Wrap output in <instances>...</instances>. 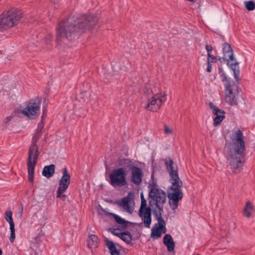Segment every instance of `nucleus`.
Instances as JSON below:
<instances>
[{
    "instance_id": "f257e3e1",
    "label": "nucleus",
    "mask_w": 255,
    "mask_h": 255,
    "mask_svg": "<svg viewBox=\"0 0 255 255\" xmlns=\"http://www.w3.org/2000/svg\"><path fill=\"white\" fill-rule=\"evenodd\" d=\"M97 22L94 15L72 16L60 22L56 28V40L58 44L64 42L72 36L75 32L90 28Z\"/></svg>"
},
{
    "instance_id": "f03ea898",
    "label": "nucleus",
    "mask_w": 255,
    "mask_h": 255,
    "mask_svg": "<svg viewBox=\"0 0 255 255\" xmlns=\"http://www.w3.org/2000/svg\"><path fill=\"white\" fill-rule=\"evenodd\" d=\"M243 132L238 129L231 137V143L228 150L227 159L232 171L235 173L241 171L246 155V146Z\"/></svg>"
},
{
    "instance_id": "7ed1b4c3",
    "label": "nucleus",
    "mask_w": 255,
    "mask_h": 255,
    "mask_svg": "<svg viewBox=\"0 0 255 255\" xmlns=\"http://www.w3.org/2000/svg\"><path fill=\"white\" fill-rule=\"evenodd\" d=\"M165 164L170 177V181L171 183L168 193L169 203L171 209L175 210L177 208L179 201L183 197V193L180 189L182 186V183L178 176V167L174 164L172 159L170 158L168 160L166 159Z\"/></svg>"
},
{
    "instance_id": "20e7f679",
    "label": "nucleus",
    "mask_w": 255,
    "mask_h": 255,
    "mask_svg": "<svg viewBox=\"0 0 255 255\" xmlns=\"http://www.w3.org/2000/svg\"><path fill=\"white\" fill-rule=\"evenodd\" d=\"M149 206L153 209V214H162L163 205L166 201V193L156 186L153 185L149 192Z\"/></svg>"
},
{
    "instance_id": "39448f33",
    "label": "nucleus",
    "mask_w": 255,
    "mask_h": 255,
    "mask_svg": "<svg viewBox=\"0 0 255 255\" xmlns=\"http://www.w3.org/2000/svg\"><path fill=\"white\" fill-rule=\"evenodd\" d=\"M40 134L37 133L32 138L31 145L30 146L28 152L27 166L28 170V179L30 182L33 181L34 169L37 162L38 157L39 154L38 152L37 142L39 139Z\"/></svg>"
},
{
    "instance_id": "423d86ee",
    "label": "nucleus",
    "mask_w": 255,
    "mask_h": 255,
    "mask_svg": "<svg viewBox=\"0 0 255 255\" xmlns=\"http://www.w3.org/2000/svg\"><path fill=\"white\" fill-rule=\"evenodd\" d=\"M127 176V172L125 168H116L111 170L107 180L110 185L115 188L121 187L128 184Z\"/></svg>"
},
{
    "instance_id": "0eeeda50",
    "label": "nucleus",
    "mask_w": 255,
    "mask_h": 255,
    "mask_svg": "<svg viewBox=\"0 0 255 255\" xmlns=\"http://www.w3.org/2000/svg\"><path fill=\"white\" fill-rule=\"evenodd\" d=\"M223 53L225 61H227V65L233 71L234 78L237 81L240 80V68L239 63L234 57L233 51L231 45L225 43L223 44Z\"/></svg>"
},
{
    "instance_id": "6e6552de",
    "label": "nucleus",
    "mask_w": 255,
    "mask_h": 255,
    "mask_svg": "<svg viewBox=\"0 0 255 255\" xmlns=\"http://www.w3.org/2000/svg\"><path fill=\"white\" fill-rule=\"evenodd\" d=\"M121 165L127 166L130 171L129 181L135 185H139L142 181L143 173L141 169L133 165L132 160L129 159H124L121 160Z\"/></svg>"
},
{
    "instance_id": "1a4fd4ad",
    "label": "nucleus",
    "mask_w": 255,
    "mask_h": 255,
    "mask_svg": "<svg viewBox=\"0 0 255 255\" xmlns=\"http://www.w3.org/2000/svg\"><path fill=\"white\" fill-rule=\"evenodd\" d=\"M0 17L6 28L12 27L17 24L22 17V12L20 10L13 8L3 11Z\"/></svg>"
},
{
    "instance_id": "9d476101",
    "label": "nucleus",
    "mask_w": 255,
    "mask_h": 255,
    "mask_svg": "<svg viewBox=\"0 0 255 255\" xmlns=\"http://www.w3.org/2000/svg\"><path fill=\"white\" fill-rule=\"evenodd\" d=\"M41 99L37 98L31 100L25 108L19 110V113L25 115L28 118L34 119L39 115L40 105Z\"/></svg>"
},
{
    "instance_id": "9b49d317",
    "label": "nucleus",
    "mask_w": 255,
    "mask_h": 255,
    "mask_svg": "<svg viewBox=\"0 0 255 255\" xmlns=\"http://www.w3.org/2000/svg\"><path fill=\"white\" fill-rule=\"evenodd\" d=\"M225 89V101L233 106L237 104V97L238 96V86L234 81H231L224 83Z\"/></svg>"
},
{
    "instance_id": "f8f14e48",
    "label": "nucleus",
    "mask_w": 255,
    "mask_h": 255,
    "mask_svg": "<svg viewBox=\"0 0 255 255\" xmlns=\"http://www.w3.org/2000/svg\"><path fill=\"white\" fill-rule=\"evenodd\" d=\"M70 184V175L66 167L62 169V176L58 182V187L56 191V197L64 200L67 197L63 193L68 189Z\"/></svg>"
},
{
    "instance_id": "ddd939ff",
    "label": "nucleus",
    "mask_w": 255,
    "mask_h": 255,
    "mask_svg": "<svg viewBox=\"0 0 255 255\" xmlns=\"http://www.w3.org/2000/svg\"><path fill=\"white\" fill-rule=\"evenodd\" d=\"M157 223H156L151 229V237L156 240L159 238L162 233L166 232V222L162 217V214L154 215Z\"/></svg>"
},
{
    "instance_id": "4468645a",
    "label": "nucleus",
    "mask_w": 255,
    "mask_h": 255,
    "mask_svg": "<svg viewBox=\"0 0 255 255\" xmlns=\"http://www.w3.org/2000/svg\"><path fill=\"white\" fill-rule=\"evenodd\" d=\"M166 100L165 95L161 94H155L149 98L148 104L145 106V108L151 112H157Z\"/></svg>"
},
{
    "instance_id": "2eb2a0df",
    "label": "nucleus",
    "mask_w": 255,
    "mask_h": 255,
    "mask_svg": "<svg viewBox=\"0 0 255 255\" xmlns=\"http://www.w3.org/2000/svg\"><path fill=\"white\" fill-rule=\"evenodd\" d=\"M151 208L150 206L147 207L146 200L145 199L141 200L139 216L142 219L146 228H149L151 223Z\"/></svg>"
},
{
    "instance_id": "dca6fc26",
    "label": "nucleus",
    "mask_w": 255,
    "mask_h": 255,
    "mask_svg": "<svg viewBox=\"0 0 255 255\" xmlns=\"http://www.w3.org/2000/svg\"><path fill=\"white\" fill-rule=\"evenodd\" d=\"M210 108L212 110V112L216 117L214 118V126L217 127L220 125L221 122L225 118V113L224 111L219 109L213 103H210Z\"/></svg>"
},
{
    "instance_id": "f3484780",
    "label": "nucleus",
    "mask_w": 255,
    "mask_h": 255,
    "mask_svg": "<svg viewBox=\"0 0 255 255\" xmlns=\"http://www.w3.org/2000/svg\"><path fill=\"white\" fill-rule=\"evenodd\" d=\"M117 204L126 212L131 214L134 210L133 204L128 196L122 198L117 202Z\"/></svg>"
},
{
    "instance_id": "a211bd4d",
    "label": "nucleus",
    "mask_w": 255,
    "mask_h": 255,
    "mask_svg": "<svg viewBox=\"0 0 255 255\" xmlns=\"http://www.w3.org/2000/svg\"><path fill=\"white\" fill-rule=\"evenodd\" d=\"M163 243L167 247L168 252H173L175 248V243L173 239L169 234H166L163 239Z\"/></svg>"
},
{
    "instance_id": "6ab92c4d",
    "label": "nucleus",
    "mask_w": 255,
    "mask_h": 255,
    "mask_svg": "<svg viewBox=\"0 0 255 255\" xmlns=\"http://www.w3.org/2000/svg\"><path fill=\"white\" fill-rule=\"evenodd\" d=\"M105 244L109 249L111 255H120V251L118 250L115 244L108 239L105 240Z\"/></svg>"
},
{
    "instance_id": "aec40b11",
    "label": "nucleus",
    "mask_w": 255,
    "mask_h": 255,
    "mask_svg": "<svg viewBox=\"0 0 255 255\" xmlns=\"http://www.w3.org/2000/svg\"><path fill=\"white\" fill-rule=\"evenodd\" d=\"M87 246L89 248L95 249L99 246V240L95 235H91L87 240Z\"/></svg>"
},
{
    "instance_id": "412c9836",
    "label": "nucleus",
    "mask_w": 255,
    "mask_h": 255,
    "mask_svg": "<svg viewBox=\"0 0 255 255\" xmlns=\"http://www.w3.org/2000/svg\"><path fill=\"white\" fill-rule=\"evenodd\" d=\"M55 172V165L51 164L44 167L42 171V175L44 177L49 178L52 177Z\"/></svg>"
},
{
    "instance_id": "4be33fe9",
    "label": "nucleus",
    "mask_w": 255,
    "mask_h": 255,
    "mask_svg": "<svg viewBox=\"0 0 255 255\" xmlns=\"http://www.w3.org/2000/svg\"><path fill=\"white\" fill-rule=\"evenodd\" d=\"M109 214L114 219L116 223L119 224L120 227L126 228L127 227L128 222L126 220L113 213H110Z\"/></svg>"
},
{
    "instance_id": "5701e85b",
    "label": "nucleus",
    "mask_w": 255,
    "mask_h": 255,
    "mask_svg": "<svg viewBox=\"0 0 255 255\" xmlns=\"http://www.w3.org/2000/svg\"><path fill=\"white\" fill-rule=\"evenodd\" d=\"M254 210V207L251 203L250 202H248L247 203L244 209L243 214L247 218H250L251 217V214Z\"/></svg>"
},
{
    "instance_id": "b1692460",
    "label": "nucleus",
    "mask_w": 255,
    "mask_h": 255,
    "mask_svg": "<svg viewBox=\"0 0 255 255\" xmlns=\"http://www.w3.org/2000/svg\"><path fill=\"white\" fill-rule=\"evenodd\" d=\"M244 4L246 8L249 11H252L255 9V2L253 0L245 1Z\"/></svg>"
},
{
    "instance_id": "393cba45",
    "label": "nucleus",
    "mask_w": 255,
    "mask_h": 255,
    "mask_svg": "<svg viewBox=\"0 0 255 255\" xmlns=\"http://www.w3.org/2000/svg\"><path fill=\"white\" fill-rule=\"evenodd\" d=\"M4 218L9 225L14 224L12 218V213L10 210H6L4 213Z\"/></svg>"
},
{
    "instance_id": "a878e982",
    "label": "nucleus",
    "mask_w": 255,
    "mask_h": 255,
    "mask_svg": "<svg viewBox=\"0 0 255 255\" xmlns=\"http://www.w3.org/2000/svg\"><path fill=\"white\" fill-rule=\"evenodd\" d=\"M120 238L128 244L130 243L132 241L131 235L128 232L123 233L120 237Z\"/></svg>"
},
{
    "instance_id": "bb28decb",
    "label": "nucleus",
    "mask_w": 255,
    "mask_h": 255,
    "mask_svg": "<svg viewBox=\"0 0 255 255\" xmlns=\"http://www.w3.org/2000/svg\"><path fill=\"white\" fill-rule=\"evenodd\" d=\"M218 70L219 73L220 74V77L221 78V80L224 82V83L231 81V79L228 78V77L227 76L225 72L224 71L223 68L221 67H219Z\"/></svg>"
},
{
    "instance_id": "cd10ccee",
    "label": "nucleus",
    "mask_w": 255,
    "mask_h": 255,
    "mask_svg": "<svg viewBox=\"0 0 255 255\" xmlns=\"http://www.w3.org/2000/svg\"><path fill=\"white\" fill-rule=\"evenodd\" d=\"M9 230L10 231L9 241L11 243H13L15 239L14 224L9 225Z\"/></svg>"
},
{
    "instance_id": "c85d7f7f",
    "label": "nucleus",
    "mask_w": 255,
    "mask_h": 255,
    "mask_svg": "<svg viewBox=\"0 0 255 255\" xmlns=\"http://www.w3.org/2000/svg\"><path fill=\"white\" fill-rule=\"evenodd\" d=\"M218 60V58L211 53L207 54V63H216Z\"/></svg>"
},
{
    "instance_id": "c756f323",
    "label": "nucleus",
    "mask_w": 255,
    "mask_h": 255,
    "mask_svg": "<svg viewBox=\"0 0 255 255\" xmlns=\"http://www.w3.org/2000/svg\"><path fill=\"white\" fill-rule=\"evenodd\" d=\"M110 231L112 233V234L117 237H119L120 238L122 234L123 233H121V231L118 229H110Z\"/></svg>"
},
{
    "instance_id": "7c9ffc66",
    "label": "nucleus",
    "mask_w": 255,
    "mask_h": 255,
    "mask_svg": "<svg viewBox=\"0 0 255 255\" xmlns=\"http://www.w3.org/2000/svg\"><path fill=\"white\" fill-rule=\"evenodd\" d=\"M164 131L166 133L170 134L172 132V129L169 127H168L167 125H164Z\"/></svg>"
},
{
    "instance_id": "2f4dec72",
    "label": "nucleus",
    "mask_w": 255,
    "mask_h": 255,
    "mask_svg": "<svg viewBox=\"0 0 255 255\" xmlns=\"http://www.w3.org/2000/svg\"><path fill=\"white\" fill-rule=\"evenodd\" d=\"M205 49H206V51H207V54L208 53L211 54V52L213 50V47L211 45H206L205 46Z\"/></svg>"
},
{
    "instance_id": "473e14b6",
    "label": "nucleus",
    "mask_w": 255,
    "mask_h": 255,
    "mask_svg": "<svg viewBox=\"0 0 255 255\" xmlns=\"http://www.w3.org/2000/svg\"><path fill=\"white\" fill-rule=\"evenodd\" d=\"M43 128V122L42 121H41L40 123L38 124V127H37V131H39V132L41 131V130H42V129Z\"/></svg>"
},
{
    "instance_id": "72a5a7b5",
    "label": "nucleus",
    "mask_w": 255,
    "mask_h": 255,
    "mask_svg": "<svg viewBox=\"0 0 255 255\" xmlns=\"http://www.w3.org/2000/svg\"><path fill=\"white\" fill-rule=\"evenodd\" d=\"M12 118H13L12 116H10L6 117L4 120V122H5V124H7L11 120V119Z\"/></svg>"
},
{
    "instance_id": "f704fd0d",
    "label": "nucleus",
    "mask_w": 255,
    "mask_h": 255,
    "mask_svg": "<svg viewBox=\"0 0 255 255\" xmlns=\"http://www.w3.org/2000/svg\"><path fill=\"white\" fill-rule=\"evenodd\" d=\"M212 69V63H207V67L206 68V71L208 72H210Z\"/></svg>"
},
{
    "instance_id": "c9c22d12",
    "label": "nucleus",
    "mask_w": 255,
    "mask_h": 255,
    "mask_svg": "<svg viewBox=\"0 0 255 255\" xmlns=\"http://www.w3.org/2000/svg\"><path fill=\"white\" fill-rule=\"evenodd\" d=\"M22 213H23V207L22 206L19 212L17 213V215H18L19 217L21 219L22 218Z\"/></svg>"
},
{
    "instance_id": "e433bc0d",
    "label": "nucleus",
    "mask_w": 255,
    "mask_h": 255,
    "mask_svg": "<svg viewBox=\"0 0 255 255\" xmlns=\"http://www.w3.org/2000/svg\"><path fill=\"white\" fill-rule=\"evenodd\" d=\"M140 198H141V200H142L143 199H145V198H144V196H143V193H141L140 194Z\"/></svg>"
},
{
    "instance_id": "4c0bfd02",
    "label": "nucleus",
    "mask_w": 255,
    "mask_h": 255,
    "mask_svg": "<svg viewBox=\"0 0 255 255\" xmlns=\"http://www.w3.org/2000/svg\"><path fill=\"white\" fill-rule=\"evenodd\" d=\"M218 60H219V61L222 62V60H225V59L224 58V56L223 57H222V58L219 57V59H218Z\"/></svg>"
},
{
    "instance_id": "58836bf2",
    "label": "nucleus",
    "mask_w": 255,
    "mask_h": 255,
    "mask_svg": "<svg viewBox=\"0 0 255 255\" xmlns=\"http://www.w3.org/2000/svg\"><path fill=\"white\" fill-rule=\"evenodd\" d=\"M43 115H42V119H43V118L44 114V113H45V110H44V109H43Z\"/></svg>"
},
{
    "instance_id": "ea45409f",
    "label": "nucleus",
    "mask_w": 255,
    "mask_h": 255,
    "mask_svg": "<svg viewBox=\"0 0 255 255\" xmlns=\"http://www.w3.org/2000/svg\"><path fill=\"white\" fill-rule=\"evenodd\" d=\"M2 255V251L1 250H0V255Z\"/></svg>"
}]
</instances>
